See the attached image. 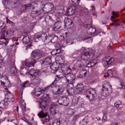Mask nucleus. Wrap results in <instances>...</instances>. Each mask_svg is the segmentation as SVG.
I'll list each match as a JSON object with an SVG mask.
<instances>
[{
	"label": "nucleus",
	"mask_w": 125,
	"mask_h": 125,
	"mask_svg": "<svg viewBox=\"0 0 125 125\" xmlns=\"http://www.w3.org/2000/svg\"><path fill=\"white\" fill-rule=\"evenodd\" d=\"M48 115L47 113H44L42 111H41L38 114V115L40 118H44L45 117H46Z\"/></svg>",
	"instance_id": "obj_29"
},
{
	"label": "nucleus",
	"mask_w": 125,
	"mask_h": 125,
	"mask_svg": "<svg viewBox=\"0 0 125 125\" xmlns=\"http://www.w3.org/2000/svg\"><path fill=\"white\" fill-rule=\"evenodd\" d=\"M51 62V56L48 57L43 60L42 64L43 65H47L50 64Z\"/></svg>",
	"instance_id": "obj_14"
},
{
	"label": "nucleus",
	"mask_w": 125,
	"mask_h": 125,
	"mask_svg": "<svg viewBox=\"0 0 125 125\" xmlns=\"http://www.w3.org/2000/svg\"><path fill=\"white\" fill-rule=\"evenodd\" d=\"M62 13L59 12H57L55 14L57 20V22L60 21L62 22Z\"/></svg>",
	"instance_id": "obj_22"
},
{
	"label": "nucleus",
	"mask_w": 125,
	"mask_h": 125,
	"mask_svg": "<svg viewBox=\"0 0 125 125\" xmlns=\"http://www.w3.org/2000/svg\"><path fill=\"white\" fill-rule=\"evenodd\" d=\"M96 29L94 27L90 26L87 30V32H89L92 34L94 33Z\"/></svg>",
	"instance_id": "obj_28"
},
{
	"label": "nucleus",
	"mask_w": 125,
	"mask_h": 125,
	"mask_svg": "<svg viewBox=\"0 0 125 125\" xmlns=\"http://www.w3.org/2000/svg\"><path fill=\"white\" fill-rule=\"evenodd\" d=\"M64 22L65 25L68 26V28H73L74 24L70 19L68 18H65L64 20Z\"/></svg>",
	"instance_id": "obj_9"
},
{
	"label": "nucleus",
	"mask_w": 125,
	"mask_h": 125,
	"mask_svg": "<svg viewBox=\"0 0 125 125\" xmlns=\"http://www.w3.org/2000/svg\"><path fill=\"white\" fill-rule=\"evenodd\" d=\"M100 55V53L99 52L97 53L96 51L93 53L92 52V51L90 50L84 52L81 58L83 61H88L91 59L93 55L95 57H97L99 56Z\"/></svg>",
	"instance_id": "obj_3"
},
{
	"label": "nucleus",
	"mask_w": 125,
	"mask_h": 125,
	"mask_svg": "<svg viewBox=\"0 0 125 125\" xmlns=\"http://www.w3.org/2000/svg\"><path fill=\"white\" fill-rule=\"evenodd\" d=\"M9 1V0H4L2 1L3 3V4H4L5 5V4H6V3L7 4L8 3Z\"/></svg>",
	"instance_id": "obj_55"
},
{
	"label": "nucleus",
	"mask_w": 125,
	"mask_h": 125,
	"mask_svg": "<svg viewBox=\"0 0 125 125\" xmlns=\"http://www.w3.org/2000/svg\"><path fill=\"white\" fill-rule=\"evenodd\" d=\"M48 94H44L42 97L41 98V101L40 102V107L42 110H44L45 106H47L48 102L50 101Z\"/></svg>",
	"instance_id": "obj_4"
},
{
	"label": "nucleus",
	"mask_w": 125,
	"mask_h": 125,
	"mask_svg": "<svg viewBox=\"0 0 125 125\" xmlns=\"http://www.w3.org/2000/svg\"><path fill=\"white\" fill-rule=\"evenodd\" d=\"M43 0H37L35 1V4H36L37 5H42V8H43L44 5L42 3Z\"/></svg>",
	"instance_id": "obj_37"
},
{
	"label": "nucleus",
	"mask_w": 125,
	"mask_h": 125,
	"mask_svg": "<svg viewBox=\"0 0 125 125\" xmlns=\"http://www.w3.org/2000/svg\"><path fill=\"white\" fill-rule=\"evenodd\" d=\"M9 102L8 101H5L2 100L0 102V108L2 109H4L8 106Z\"/></svg>",
	"instance_id": "obj_18"
},
{
	"label": "nucleus",
	"mask_w": 125,
	"mask_h": 125,
	"mask_svg": "<svg viewBox=\"0 0 125 125\" xmlns=\"http://www.w3.org/2000/svg\"><path fill=\"white\" fill-rule=\"evenodd\" d=\"M46 54L43 51L40 50L33 51L31 56V61L26 60L24 63L25 66L30 67L31 66H34V64L37 62V60L46 55Z\"/></svg>",
	"instance_id": "obj_2"
},
{
	"label": "nucleus",
	"mask_w": 125,
	"mask_h": 125,
	"mask_svg": "<svg viewBox=\"0 0 125 125\" xmlns=\"http://www.w3.org/2000/svg\"><path fill=\"white\" fill-rule=\"evenodd\" d=\"M57 90L56 92L58 94H61L63 93L64 89V87L62 85L57 86Z\"/></svg>",
	"instance_id": "obj_21"
},
{
	"label": "nucleus",
	"mask_w": 125,
	"mask_h": 125,
	"mask_svg": "<svg viewBox=\"0 0 125 125\" xmlns=\"http://www.w3.org/2000/svg\"><path fill=\"white\" fill-rule=\"evenodd\" d=\"M55 49H56L57 48V49H60V45L59 44H56L55 46Z\"/></svg>",
	"instance_id": "obj_60"
},
{
	"label": "nucleus",
	"mask_w": 125,
	"mask_h": 125,
	"mask_svg": "<svg viewBox=\"0 0 125 125\" xmlns=\"http://www.w3.org/2000/svg\"><path fill=\"white\" fill-rule=\"evenodd\" d=\"M34 38V41L35 42H38L41 40L39 35L35 36Z\"/></svg>",
	"instance_id": "obj_41"
},
{
	"label": "nucleus",
	"mask_w": 125,
	"mask_h": 125,
	"mask_svg": "<svg viewBox=\"0 0 125 125\" xmlns=\"http://www.w3.org/2000/svg\"><path fill=\"white\" fill-rule=\"evenodd\" d=\"M52 66H50V68H51V69H53V68H54L55 69H58V68L57 67H55V65L54 64V65H53L52 64Z\"/></svg>",
	"instance_id": "obj_59"
},
{
	"label": "nucleus",
	"mask_w": 125,
	"mask_h": 125,
	"mask_svg": "<svg viewBox=\"0 0 125 125\" xmlns=\"http://www.w3.org/2000/svg\"><path fill=\"white\" fill-rule=\"evenodd\" d=\"M76 64H78V69H80L82 68L84 66L83 62L81 60L77 61Z\"/></svg>",
	"instance_id": "obj_30"
},
{
	"label": "nucleus",
	"mask_w": 125,
	"mask_h": 125,
	"mask_svg": "<svg viewBox=\"0 0 125 125\" xmlns=\"http://www.w3.org/2000/svg\"><path fill=\"white\" fill-rule=\"evenodd\" d=\"M78 101V98L76 97H74L72 100V102L73 104H77Z\"/></svg>",
	"instance_id": "obj_39"
},
{
	"label": "nucleus",
	"mask_w": 125,
	"mask_h": 125,
	"mask_svg": "<svg viewBox=\"0 0 125 125\" xmlns=\"http://www.w3.org/2000/svg\"><path fill=\"white\" fill-rule=\"evenodd\" d=\"M91 66L92 67L94 66L97 63V61L96 59L92 60L90 61Z\"/></svg>",
	"instance_id": "obj_34"
},
{
	"label": "nucleus",
	"mask_w": 125,
	"mask_h": 125,
	"mask_svg": "<svg viewBox=\"0 0 125 125\" xmlns=\"http://www.w3.org/2000/svg\"><path fill=\"white\" fill-rule=\"evenodd\" d=\"M52 38V39L51 40V41L52 43H55L58 40V36H57L55 35H52L51 36H50Z\"/></svg>",
	"instance_id": "obj_26"
},
{
	"label": "nucleus",
	"mask_w": 125,
	"mask_h": 125,
	"mask_svg": "<svg viewBox=\"0 0 125 125\" xmlns=\"http://www.w3.org/2000/svg\"><path fill=\"white\" fill-rule=\"evenodd\" d=\"M57 108L56 105L54 104H52L50 107L51 113L52 115L56 114V109Z\"/></svg>",
	"instance_id": "obj_20"
},
{
	"label": "nucleus",
	"mask_w": 125,
	"mask_h": 125,
	"mask_svg": "<svg viewBox=\"0 0 125 125\" xmlns=\"http://www.w3.org/2000/svg\"><path fill=\"white\" fill-rule=\"evenodd\" d=\"M76 88L80 89H81L80 88H84V86L81 83L80 84H77Z\"/></svg>",
	"instance_id": "obj_47"
},
{
	"label": "nucleus",
	"mask_w": 125,
	"mask_h": 125,
	"mask_svg": "<svg viewBox=\"0 0 125 125\" xmlns=\"http://www.w3.org/2000/svg\"><path fill=\"white\" fill-rule=\"evenodd\" d=\"M80 0H77V4L75 3L74 5H72L71 7L68 8L67 11L65 13V15L67 16H70L73 15L75 12V10L77 9L78 5L79 3V1Z\"/></svg>",
	"instance_id": "obj_5"
},
{
	"label": "nucleus",
	"mask_w": 125,
	"mask_h": 125,
	"mask_svg": "<svg viewBox=\"0 0 125 125\" xmlns=\"http://www.w3.org/2000/svg\"><path fill=\"white\" fill-rule=\"evenodd\" d=\"M87 123V121L84 118L83 120H81L80 122V125H86Z\"/></svg>",
	"instance_id": "obj_35"
},
{
	"label": "nucleus",
	"mask_w": 125,
	"mask_h": 125,
	"mask_svg": "<svg viewBox=\"0 0 125 125\" xmlns=\"http://www.w3.org/2000/svg\"><path fill=\"white\" fill-rule=\"evenodd\" d=\"M90 24H86L85 23H83V26L86 29L88 27H89L90 26Z\"/></svg>",
	"instance_id": "obj_48"
},
{
	"label": "nucleus",
	"mask_w": 125,
	"mask_h": 125,
	"mask_svg": "<svg viewBox=\"0 0 125 125\" xmlns=\"http://www.w3.org/2000/svg\"><path fill=\"white\" fill-rule=\"evenodd\" d=\"M67 92L69 95L72 96L74 95L75 92L73 89L71 88L68 89L67 90Z\"/></svg>",
	"instance_id": "obj_31"
},
{
	"label": "nucleus",
	"mask_w": 125,
	"mask_h": 125,
	"mask_svg": "<svg viewBox=\"0 0 125 125\" xmlns=\"http://www.w3.org/2000/svg\"><path fill=\"white\" fill-rule=\"evenodd\" d=\"M115 103L119 104L120 105H122V104L121 101H120V100H117Z\"/></svg>",
	"instance_id": "obj_57"
},
{
	"label": "nucleus",
	"mask_w": 125,
	"mask_h": 125,
	"mask_svg": "<svg viewBox=\"0 0 125 125\" xmlns=\"http://www.w3.org/2000/svg\"><path fill=\"white\" fill-rule=\"evenodd\" d=\"M40 72V71L38 70H35L33 69H31L28 73L32 78H34L39 74Z\"/></svg>",
	"instance_id": "obj_10"
},
{
	"label": "nucleus",
	"mask_w": 125,
	"mask_h": 125,
	"mask_svg": "<svg viewBox=\"0 0 125 125\" xmlns=\"http://www.w3.org/2000/svg\"><path fill=\"white\" fill-rule=\"evenodd\" d=\"M43 7V8L47 9L49 11H50L53 9L54 6L52 3H48L44 4Z\"/></svg>",
	"instance_id": "obj_13"
},
{
	"label": "nucleus",
	"mask_w": 125,
	"mask_h": 125,
	"mask_svg": "<svg viewBox=\"0 0 125 125\" xmlns=\"http://www.w3.org/2000/svg\"><path fill=\"white\" fill-rule=\"evenodd\" d=\"M58 94L57 92L54 93L53 94V98L54 99L58 98L59 97Z\"/></svg>",
	"instance_id": "obj_53"
},
{
	"label": "nucleus",
	"mask_w": 125,
	"mask_h": 125,
	"mask_svg": "<svg viewBox=\"0 0 125 125\" xmlns=\"http://www.w3.org/2000/svg\"><path fill=\"white\" fill-rule=\"evenodd\" d=\"M51 53L52 55H54L57 54L56 51L55 50L51 52Z\"/></svg>",
	"instance_id": "obj_54"
},
{
	"label": "nucleus",
	"mask_w": 125,
	"mask_h": 125,
	"mask_svg": "<svg viewBox=\"0 0 125 125\" xmlns=\"http://www.w3.org/2000/svg\"><path fill=\"white\" fill-rule=\"evenodd\" d=\"M88 90L89 94L87 95L86 97L90 100H92L95 99L96 96V92L95 90L92 88H87L86 89Z\"/></svg>",
	"instance_id": "obj_7"
},
{
	"label": "nucleus",
	"mask_w": 125,
	"mask_h": 125,
	"mask_svg": "<svg viewBox=\"0 0 125 125\" xmlns=\"http://www.w3.org/2000/svg\"><path fill=\"white\" fill-rule=\"evenodd\" d=\"M55 83H56L55 81H54L50 85L49 87L52 88V87L54 85L55 86Z\"/></svg>",
	"instance_id": "obj_56"
},
{
	"label": "nucleus",
	"mask_w": 125,
	"mask_h": 125,
	"mask_svg": "<svg viewBox=\"0 0 125 125\" xmlns=\"http://www.w3.org/2000/svg\"><path fill=\"white\" fill-rule=\"evenodd\" d=\"M79 115H74L73 116V118L72 119V121H73L75 122L78 119L79 117Z\"/></svg>",
	"instance_id": "obj_44"
},
{
	"label": "nucleus",
	"mask_w": 125,
	"mask_h": 125,
	"mask_svg": "<svg viewBox=\"0 0 125 125\" xmlns=\"http://www.w3.org/2000/svg\"><path fill=\"white\" fill-rule=\"evenodd\" d=\"M56 51V52L57 54H58L59 53L61 52V49H57V48H56L55 50Z\"/></svg>",
	"instance_id": "obj_58"
},
{
	"label": "nucleus",
	"mask_w": 125,
	"mask_h": 125,
	"mask_svg": "<svg viewBox=\"0 0 125 125\" xmlns=\"http://www.w3.org/2000/svg\"><path fill=\"white\" fill-rule=\"evenodd\" d=\"M39 35L40 40H42L43 41L45 42L47 39L49 40L50 39V37L47 36L46 34L45 33H42Z\"/></svg>",
	"instance_id": "obj_16"
},
{
	"label": "nucleus",
	"mask_w": 125,
	"mask_h": 125,
	"mask_svg": "<svg viewBox=\"0 0 125 125\" xmlns=\"http://www.w3.org/2000/svg\"><path fill=\"white\" fill-rule=\"evenodd\" d=\"M57 102L60 105L66 106L69 104V99L67 97L61 96L58 99Z\"/></svg>",
	"instance_id": "obj_6"
},
{
	"label": "nucleus",
	"mask_w": 125,
	"mask_h": 125,
	"mask_svg": "<svg viewBox=\"0 0 125 125\" xmlns=\"http://www.w3.org/2000/svg\"><path fill=\"white\" fill-rule=\"evenodd\" d=\"M102 93L103 96L107 97L109 96L110 94L111 91L108 92V89L107 88L105 87L104 86H103L102 89Z\"/></svg>",
	"instance_id": "obj_15"
},
{
	"label": "nucleus",
	"mask_w": 125,
	"mask_h": 125,
	"mask_svg": "<svg viewBox=\"0 0 125 125\" xmlns=\"http://www.w3.org/2000/svg\"><path fill=\"white\" fill-rule=\"evenodd\" d=\"M34 8H33L32 11L30 14V15L32 17L37 16L41 13V11L40 10H34Z\"/></svg>",
	"instance_id": "obj_11"
},
{
	"label": "nucleus",
	"mask_w": 125,
	"mask_h": 125,
	"mask_svg": "<svg viewBox=\"0 0 125 125\" xmlns=\"http://www.w3.org/2000/svg\"><path fill=\"white\" fill-rule=\"evenodd\" d=\"M6 28L4 26L3 28L1 29V31L0 33V35L1 37V39H4L5 40H6L5 38V32H6Z\"/></svg>",
	"instance_id": "obj_25"
},
{
	"label": "nucleus",
	"mask_w": 125,
	"mask_h": 125,
	"mask_svg": "<svg viewBox=\"0 0 125 125\" xmlns=\"http://www.w3.org/2000/svg\"><path fill=\"white\" fill-rule=\"evenodd\" d=\"M5 89H7L6 93L5 94V95L6 96H6H7V99L9 100L11 98L13 97V96L11 93L9 92L8 89L7 88H6Z\"/></svg>",
	"instance_id": "obj_27"
},
{
	"label": "nucleus",
	"mask_w": 125,
	"mask_h": 125,
	"mask_svg": "<svg viewBox=\"0 0 125 125\" xmlns=\"http://www.w3.org/2000/svg\"><path fill=\"white\" fill-rule=\"evenodd\" d=\"M86 73L87 71L86 70H82L79 72L78 76L80 78H83L86 75Z\"/></svg>",
	"instance_id": "obj_24"
},
{
	"label": "nucleus",
	"mask_w": 125,
	"mask_h": 125,
	"mask_svg": "<svg viewBox=\"0 0 125 125\" xmlns=\"http://www.w3.org/2000/svg\"><path fill=\"white\" fill-rule=\"evenodd\" d=\"M61 69L64 72V74L61 77L60 79H62V81L64 80V83H68L70 84L74 83L75 77L74 74L70 73L71 69L70 67L67 65L63 64L62 66Z\"/></svg>",
	"instance_id": "obj_1"
},
{
	"label": "nucleus",
	"mask_w": 125,
	"mask_h": 125,
	"mask_svg": "<svg viewBox=\"0 0 125 125\" xmlns=\"http://www.w3.org/2000/svg\"><path fill=\"white\" fill-rule=\"evenodd\" d=\"M112 14L113 16L111 17V21L115 24V25L116 26H119L120 23L119 20L115 19V17H117V15L114 12H113Z\"/></svg>",
	"instance_id": "obj_8"
},
{
	"label": "nucleus",
	"mask_w": 125,
	"mask_h": 125,
	"mask_svg": "<svg viewBox=\"0 0 125 125\" xmlns=\"http://www.w3.org/2000/svg\"><path fill=\"white\" fill-rule=\"evenodd\" d=\"M66 42V43L68 44V45L72 44L73 43V41L70 39H67Z\"/></svg>",
	"instance_id": "obj_45"
},
{
	"label": "nucleus",
	"mask_w": 125,
	"mask_h": 125,
	"mask_svg": "<svg viewBox=\"0 0 125 125\" xmlns=\"http://www.w3.org/2000/svg\"><path fill=\"white\" fill-rule=\"evenodd\" d=\"M107 23V21L106 20H104L102 21V23L103 24H106Z\"/></svg>",
	"instance_id": "obj_62"
},
{
	"label": "nucleus",
	"mask_w": 125,
	"mask_h": 125,
	"mask_svg": "<svg viewBox=\"0 0 125 125\" xmlns=\"http://www.w3.org/2000/svg\"><path fill=\"white\" fill-rule=\"evenodd\" d=\"M114 60V58H111L108 57H105L103 59V62L105 65L110 64Z\"/></svg>",
	"instance_id": "obj_12"
},
{
	"label": "nucleus",
	"mask_w": 125,
	"mask_h": 125,
	"mask_svg": "<svg viewBox=\"0 0 125 125\" xmlns=\"http://www.w3.org/2000/svg\"><path fill=\"white\" fill-rule=\"evenodd\" d=\"M107 119V116L106 113H104L102 118V121L104 122L106 121Z\"/></svg>",
	"instance_id": "obj_43"
},
{
	"label": "nucleus",
	"mask_w": 125,
	"mask_h": 125,
	"mask_svg": "<svg viewBox=\"0 0 125 125\" xmlns=\"http://www.w3.org/2000/svg\"><path fill=\"white\" fill-rule=\"evenodd\" d=\"M55 22L52 19H50L48 21V24L49 26H52L53 25H55Z\"/></svg>",
	"instance_id": "obj_36"
},
{
	"label": "nucleus",
	"mask_w": 125,
	"mask_h": 125,
	"mask_svg": "<svg viewBox=\"0 0 125 125\" xmlns=\"http://www.w3.org/2000/svg\"><path fill=\"white\" fill-rule=\"evenodd\" d=\"M69 33L68 32H66L62 36L61 35L60 36L61 37H62L63 39H65L67 37V36L69 35Z\"/></svg>",
	"instance_id": "obj_46"
},
{
	"label": "nucleus",
	"mask_w": 125,
	"mask_h": 125,
	"mask_svg": "<svg viewBox=\"0 0 125 125\" xmlns=\"http://www.w3.org/2000/svg\"><path fill=\"white\" fill-rule=\"evenodd\" d=\"M62 22L56 21L54 27L53 28V30L54 31H57L61 28Z\"/></svg>",
	"instance_id": "obj_19"
},
{
	"label": "nucleus",
	"mask_w": 125,
	"mask_h": 125,
	"mask_svg": "<svg viewBox=\"0 0 125 125\" xmlns=\"http://www.w3.org/2000/svg\"><path fill=\"white\" fill-rule=\"evenodd\" d=\"M120 86H121V87H118L119 88L122 89V88H125V84L121 82L120 84Z\"/></svg>",
	"instance_id": "obj_50"
},
{
	"label": "nucleus",
	"mask_w": 125,
	"mask_h": 125,
	"mask_svg": "<svg viewBox=\"0 0 125 125\" xmlns=\"http://www.w3.org/2000/svg\"><path fill=\"white\" fill-rule=\"evenodd\" d=\"M120 105L119 104L115 103L114 104V106L115 107H119V106Z\"/></svg>",
	"instance_id": "obj_64"
},
{
	"label": "nucleus",
	"mask_w": 125,
	"mask_h": 125,
	"mask_svg": "<svg viewBox=\"0 0 125 125\" xmlns=\"http://www.w3.org/2000/svg\"><path fill=\"white\" fill-rule=\"evenodd\" d=\"M32 4L31 3H30L29 4H27L25 5H24L25 8V9H26L27 8H29L31 6Z\"/></svg>",
	"instance_id": "obj_52"
},
{
	"label": "nucleus",
	"mask_w": 125,
	"mask_h": 125,
	"mask_svg": "<svg viewBox=\"0 0 125 125\" xmlns=\"http://www.w3.org/2000/svg\"><path fill=\"white\" fill-rule=\"evenodd\" d=\"M10 72L11 74L15 75L17 73V69L14 67H12L10 68Z\"/></svg>",
	"instance_id": "obj_33"
},
{
	"label": "nucleus",
	"mask_w": 125,
	"mask_h": 125,
	"mask_svg": "<svg viewBox=\"0 0 125 125\" xmlns=\"http://www.w3.org/2000/svg\"><path fill=\"white\" fill-rule=\"evenodd\" d=\"M57 59H58L57 61L58 62L59 64H63L65 62V57L63 56H59L57 57Z\"/></svg>",
	"instance_id": "obj_23"
},
{
	"label": "nucleus",
	"mask_w": 125,
	"mask_h": 125,
	"mask_svg": "<svg viewBox=\"0 0 125 125\" xmlns=\"http://www.w3.org/2000/svg\"><path fill=\"white\" fill-rule=\"evenodd\" d=\"M81 89L76 88L75 91L76 94H78L81 93L82 92V91H83L84 89V88H81Z\"/></svg>",
	"instance_id": "obj_38"
},
{
	"label": "nucleus",
	"mask_w": 125,
	"mask_h": 125,
	"mask_svg": "<svg viewBox=\"0 0 125 125\" xmlns=\"http://www.w3.org/2000/svg\"><path fill=\"white\" fill-rule=\"evenodd\" d=\"M57 125H60V124L62 123V122L63 120L62 119L61 117L58 118L57 120Z\"/></svg>",
	"instance_id": "obj_40"
},
{
	"label": "nucleus",
	"mask_w": 125,
	"mask_h": 125,
	"mask_svg": "<svg viewBox=\"0 0 125 125\" xmlns=\"http://www.w3.org/2000/svg\"><path fill=\"white\" fill-rule=\"evenodd\" d=\"M35 95L37 96H38L41 95V93L44 92V90L43 89L41 90L40 89L38 91H37L36 89H35Z\"/></svg>",
	"instance_id": "obj_32"
},
{
	"label": "nucleus",
	"mask_w": 125,
	"mask_h": 125,
	"mask_svg": "<svg viewBox=\"0 0 125 125\" xmlns=\"http://www.w3.org/2000/svg\"><path fill=\"white\" fill-rule=\"evenodd\" d=\"M93 16L94 17V18H97V16L96 14L95 13H94L92 14Z\"/></svg>",
	"instance_id": "obj_61"
},
{
	"label": "nucleus",
	"mask_w": 125,
	"mask_h": 125,
	"mask_svg": "<svg viewBox=\"0 0 125 125\" xmlns=\"http://www.w3.org/2000/svg\"><path fill=\"white\" fill-rule=\"evenodd\" d=\"M26 107L24 105H22V109L23 111L22 113L23 114L24 116V115L25 114V112L26 110Z\"/></svg>",
	"instance_id": "obj_49"
},
{
	"label": "nucleus",
	"mask_w": 125,
	"mask_h": 125,
	"mask_svg": "<svg viewBox=\"0 0 125 125\" xmlns=\"http://www.w3.org/2000/svg\"><path fill=\"white\" fill-rule=\"evenodd\" d=\"M29 83V81H25L24 83L21 84V86L23 87H27L28 86V84Z\"/></svg>",
	"instance_id": "obj_42"
},
{
	"label": "nucleus",
	"mask_w": 125,
	"mask_h": 125,
	"mask_svg": "<svg viewBox=\"0 0 125 125\" xmlns=\"http://www.w3.org/2000/svg\"><path fill=\"white\" fill-rule=\"evenodd\" d=\"M95 35H98L99 34H100L101 32V31L100 29H98L95 32Z\"/></svg>",
	"instance_id": "obj_51"
},
{
	"label": "nucleus",
	"mask_w": 125,
	"mask_h": 125,
	"mask_svg": "<svg viewBox=\"0 0 125 125\" xmlns=\"http://www.w3.org/2000/svg\"><path fill=\"white\" fill-rule=\"evenodd\" d=\"M24 36L23 37L22 41L23 43L26 44H27L30 41V39L29 38V36L28 34L26 33H24Z\"/></svg>",
	"instance_id": "obj_17"
},
{
	"label": "nucleus",
	"mask_w": 125,
	"mask_h": 125,
	"mask_svg": "<svg viewBox=\"0 0 125 125\" xmlns=\"http://www.w3.org/2000/svg\"><path fill=\"white\" fill-rule=\"evenodd\" d=\"M91 64H90V61L88 63L87 65H86V66H87V67H91L92 66H91Z\"/></svg>",
	"instance_id": "obj_63"
}]
</instances>
